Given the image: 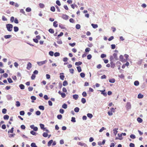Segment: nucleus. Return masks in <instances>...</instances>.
Instances as JSON below:
<instances>
[{"label":"nucleus","mask_w":147,"mask_h":147,"mask_svg":"<svg viewBox=\"0 0 147 147\" xmlns=\"http://www.w3.org/2000/svg\"><path fill=\"white\" fill-rule=\"evenodd\" d=\"M9 117L8 115H5L3 116V119L5 120H8L9 118Z\"/></svg>","instance_id":"26"},{"label":"nucleus","mask_w":147,"mask_h":147,"mask_svg":"<svg viewBox=\"0 0 147 147\" xmlns=\"http://www.w3.org/2000/svg\"><path fill=\"white\" fill-rule=\"evenodd\" d=\"M53 142V140H50L48 143L47 146H51V144Z\"/></svg>","instance_id":"18"},{"label":"nucleus","mask_w":147,"mask_h":147,"mask_svg":"<svg viewBox=\"0 0 147 147\" xmlns=\"http://www.w3.org/2000/svg\"><path fill=\"white\" fill-rule=\"evenodd\" d=\"M31 67H32L31 63L30 62L28 63L27 64L26 68L28 69L29 70L31 68Z\"/></svg>","instance_id":"7"},{"label":"nucleus","mask_w":147,"mask_h":147,"mask_svg":"<svg viewBox=\"0 0 147 147\" xmlns=\"http://www.w3.org/2000/svg\"><path fill=\"white\" fill-rule=\"evenodd\" d=\"M80 110L79 108L78 107H76L74 109V111L76 113L78 112Z\"/></svg>","instance_id":"33"},{"label":"nucleus","mask_w":147,"mask_h":147,"mask_svg":"<svg viewBox=\"0 0 147 147\" xmlns=\"http://www.w3.org/2000/svg\"><path fill=\"white\" fill-rule=\"evenodd\" d=\"M19 87L22 90H23L25 88L23 84H20L19 85Z\"/></svg>","instance_id":"17"},{"label":"nucleus","mask_w":147,"mask_h":147,"mask_svg":"<svg viewBox=\"0 0 147 147\" xmlns=\"http://www.w3.org/2000/svg\"><path fill=\"white\" fill-rule=\"evenodd\" d=\"M54 55L55 57L59 56L60 55V53L59 52H55V53Z\"/></svg>","instance_id":"47"},{"label":"nucleus","mask_w":147,"mask_h":147,"mask_svg":"<svg viewBox=\"0 0 147 147\" xmlns=\"http://www.w3.org/2000/svg\"><path fill=\"white\" fill-rule=\"evenodd\" d=\"M16 105L17 107H19L20 106V104L19 101H17L16 102Z\"/></svg>","instance_id":"45"},{"label":"nucleus","mask_w":147,"mask_h":147,"mask_svg":"<svg viewBox=\"0 0 147 147\" xmlns=\"http://www.w3.org/2000/svg\"><path fill=\"white\" fill-rule=\"evenodd\" d=\"M82 64V62L81 61H79L78 62H76L75 64L76 65L79 66L81 65Z\"/></svg>","instance_id":"28"},{"label":"nucleus","mask_w":147,"mask_h":147,"mask_svg":"<svg viewBox=\"0 0 147 147\" xmlns=\"http://www.w3.org/2000/svg\"><path fill=\"white\" fill-rule=\"evenodd\" d=\"M47 62V61L45 60L43 61L37 62V64L39 66H41L43 64L46 63Z\"/></svg>","instance_id":"2"},{"label":"nucleus","mask_w":147,"mask_h":147,"mask_svg":"<svg viewBox=\"0 0 147 147\" xmlns=\"http://www.w3.org/2000/svg\"><path fill=\"white\" fill-rule=\"evenodd\" d=\"M130 137L131 138L133 139H135L136 138L135 136L133 134H131Z\"/></svg>","instance_id":"39"},{"label":"nucleus","mask_w":147,"mask_h":147,"mask_svg":"<svg viewBox=\"0 0 147 147\" xmlns=\"http://www.w3.org/2000/svg\"><path fill=\"white\" fill-rule=\"evenodd\" d=\"M125 107L127 110L130 109L131 108V105L130 103L129 102H127Z\"/></svg>","instance_id":"3"},{"label":"nucleus","mask_w":147,"mask_h":147,"mask_svg":"<svg viewBox=\"0 0 147 147\" xmlns=\"http://www.w3.org/2000/svg\"><path fill=\"white\" fill-rule=\"evenodd\" d=\"M125 57L126 58V59H125V61H127V59H128V57H129V55L127 54H125L124 55Z\"/></svg>","instance_id":"38"},{"label":"nucleus","mask_w":147,"mask_h":147,"mask_svg":"<svg viewBox=\"0 0 147 147\" xmlns=\"http://www.w3.org/2000/svg\"><path fill=\"white\" fill-rule=\"evenodd\" d=\"M7 80L9 83H12L13 82L11 79L10 78H8Z\"/></svg>","instance_id":"54"},{"label":"nucleus","mask_w":147,"mask_h":147,"mask_svg":"<svg viewBox=\"0 0 147 147\" xmlns=\"http://www.w3.org/2000/svg\"><path fill=\"white\" fill-rule=\"evenodd\" d=\"M20 115H24L25 112L24 111H21L20 112Z\"/></svg>","instance_id":"62"},{"label":"nucleus","mask_w":147,"mask_h":147,"mask_svg":"<svg viewBox=\"0 0 147 147\" xmlns=\"http://www.w3.org/2000/svg\"><path fill=\"white\" fill-rule=\"evenodd\" d=\"M14 30L15 32H17L19 30V28L18 27L14 26Z\"/></svg>","instance_id":"35"},{"label":"nucleus","mask_w":147,"mask_h":147,"mask_svg":"<svg viewBox=\"0 0 147 147\" xmlns=\"http://www.w3.org/2000/svg\"><path fill=\"white\" fill-rule=\"evenodd\" d=\"M40 7L41 8H43L45 7V5L43 3H40L39 4Z\"/></svg>","instance_id":"25"},{"label":"nucleus","mask_w":147,"mask_h":147,"mask_svg":"<svg viewBox=\"0 0 147 147\" xmlns=\"http://www.w3.org/2000/svg\"><path fill=\"white\" fill-rule=\"evenodd\" d=\"M68 84L67 81L66 80H65L63 82V86H66Z\"/></svg>","instance_id":"31"},{"label":"nucleus","mask_w":147,"mask_h":147,"mask_svg":"<svg viewBox=\"0 0 147 147\" xmlns=\"http://www.w3.org/2000/svg\"><path fill=\"white\" fill-rule=\"evenodd\" d=\"M40 125L41 129L42 130H45V128L44 127L45 125L44 124L40 123Z\"/></svg>","instance_id":"21"},{"label":"nucleus","mask_w":147,"mask_h":147,"mask_svg":"<svg viewBox=\"0 0 147 147\" xmlns=\"http://www.w3.org/2000/svg\"><path fill=\"white\" fill-rule=\"evenodd\" d=\"M144 97V96L141 93H140L139 94L138 96V98H143Z\"/></svg>","instance_id":"24"},{"label":"nucleus","mask_w":147,"mask_h":147,"mask_svg":"<svg viewBox=\"0 0 147 147\" xmlns=\"http://www.w3.org/2000/svg\"><path fill=\"white\" fill-rule=\"evenodd\" d=\"M7 111V110L6 109H2V113L3 114H5L6 113Z\"/></svg>","instance_id":"49"},{"label":"nucleus","mask_w":147,"mask_h":147,"mask_svg":"<svg viewBox=\"0 0 147 147\" xmlns=\"http://www.w3.org/2000/svg\"><path fill=\"white\" fill-rule=\"evenodd\" d=\"M91 26H92V27L94 28H97L98 27V26L96 24H91Z\"/></svg>","instance_id":"27"},{"label":"nucleus","mask_w":147,"mask_h":147,"mask_svg":"<svg viewBox=\"0 0 147 147\" xmlns=\"http://www.w3.org/2000/svg\"><path fill=\"white\" fill-rule=\"evenodd\" d=\"M137 121L139 123H141L143 121L142 119L139 117H138L137 118Z\"/></svg>","instance_id":"23"},{"label":"nucleus","mask_w":147,"mask_h":147,"mask_svg":"<svg viewBox=\"0 0 147 147\" xmlns=\"http://www.w3.org/2000/svg\"><path fill=\"white\" fill-rule=\"evenodd\" d=\"M60 78L62 80H63L64 79V76L63 75L64 74L63 73H61L60 74Z\"/></svg>","instance_id":"14"},{"label":"nucleus","mask_w":147,"mask_h":147,"mask_svg":"<svg viewBox=\"0 0 147 147\" xmlns=\"http://www.w3.org/2000/svg\"><path fill=\"white\" fill-rule=\"evenodd\" d=\"M74 70L73 69H69V71L70 72L71 74H73L74 73Z\"/></svg>","instance_id":"59"},{"label":"nucleus","mask_w":147,"mask_h":147,"mask_svg":"<svg viewBox=\"0 0 147 147\" xmlns=\"http://www.w3.org/2000/svg\"><path fill=\"white\" fill-rule=\"evenodd\" d=\"M134 85L136 86H138L139 84V82L138 81H136L134 83Z\"/></svg>","instance_id":"34"},{"label":"nucleus","mask_w":147,"mask_h":147,"mask_svg":"<svg viewBox=\"0 0 147 147\" xmlns=\"http://www.w3.org/2000/svg\"><path fill=\"white\" fill-rule=\"evenodd\" d=\"M69 16L66 14H63L62 16V18L65 20H67L68 19Z\"/></svg>","instance_id":"8"},{"label":"nucleus","mask_w":147,"mask_h":147,"mask_svg":"<svg viewBox=\"0 0 147 147\" xmlns=\"http://www.w3.org/2000/svg\"><path fill=\"white\" fill-rule=\"evenodd\" d=\"M109 81L110 83H114L115 82V80L114 78H111L110 79Z\"/></svg>","instance_id":"22"},{"label":"nucleus","mask_w":147,"mask_h":147,"mask_svg":"<svg viewBox=\"0 0 147 147\" xmlns=\"http://www.w3.org/2000/svg\"><path fill=\"white\" fill-rule=\"evenodd\" d=\"M6 97L7 100H9L12 99V98L11 96L9 94H8L6 96Z\"/></svg>","instance_id":"10"},{"label":"nucleus","mask_w":147,"mask_h":147,"mask_svg":"<svg viewBox=\"0 0 147 147\" xmlns=\"http://www.w3.org/2000/svg\"><path fill=\"white\" fill-rule=\"evenodd\" d=\"M92 57V56L91 55L89 54L87 56V59H90Z\"/></svg>","instance_id":"63"},{"label":"nucleus","mask_w":147,"mask_h":147,"mask_svg":"<svg viewBox=\"0 0 147 147\" xmlns=\"http://www.w3.org/2000/svg\"><path fill=\"white\" fill-rule=\"evenodd\" d=\"M78 144L81 146H84V147H88L87 145L84 143H83L81 142H79Z\"/></svg>","instance_id":"6"},{"label":"nucleus","mask_w":147,"mask_h":147,"mask_svg":"<svg viewBox=\"0 0 147 147\" xmlns=\"http://www.w3.org/2000/svg\"><path fill=\"white\" fill-rule=\"evenodd\" d=\"M73 97L74 99L76 100L78 98V96L77 94H75L73 95Z\"/></svg>","instance_id":"16"},{"label":"nucleus","mask_w":147,"mask_h":147,"mask_svg":"<svg viewBox=\"0 0 147 147\" xmlns=\"http://www.w3.org/2000/svg\"><path fill=\"white\" fill-rule=\"evenodd\" d=\"M31 146L32 147H37L36 145V144L34 142L32 143L31 144Z\"/></svg>","instance_id":"44"},{"label":"nucleus","mask_w":147,"mask_h":147,"mask_svg":"<svg viewBox=\"0 0 147 147\" xmlns=\"http://www.w3.org/2000/svg\"><path fill=\"white\" fill-rule=\"evenodd\" d=\"M57 42L58 44H62V42L61 39H59L57 41Z\"/></svg>","instance_id":"52"},{"label":"nucleus","mask_w":147,"mask_h":147,"mask_svg":"<svg viewBox=\"0 0 147 147\" xmlns=\"http://www.w3.org/2000/svg\"><path fill=\"white\" fill-rule=\"evenodd\" d=\"M31 99L32 100V102H34V100H35L36 99V98L35 96H32L31 97Z\"/></svg>","instance_id":"19"},{"label":"nucleus","mask_w":147,"mask_h":147,"mask_svg":"<svg viewBox=\"0 0 147 147\" xmlns=\"http://www.w3.org/2000/svg\"><path fill=\"white\" fill-rule=\"evenodd\" d=\"M57 22L56 21H54L53 22V26L55 27H57L58 26V24H57Z\"/></svg>","instance_id":"30"},{"label":"nucleus","mask_w":147,"mask_h":147,"mask_svg":"<svg viewBox=\"0 0 147 147\" xmlns=\"http://www.w3.org/2000/svg\"><path fill=\"white\" fill-rule=\"evenodd\" d=\"M2 20L4 21H6L7 20V19L4 16H3L2 17Z\"/></svg>","instance_id":"58"},{"label":"nucleus","mask_w":147,"mask_h":147,"mask_svg":"<svg viewBox=\"0 0 147 147\" xmlns=\"http://www.w3.org/2000/svg\"><path fill=\"white\" fill-rule=\"evenodd\" d=\"M50 10L54 12L55 11V8L54 6H52L51 7Z\"/></svg>","instance_id":"48"},{"label":"nucleus","mask_w":147,"mask_h":147,"mask_svg":"<svg viewBox=\"0 0 147 147\" xmlns=\"http://www.w3.org/2000/svg\"><path fill=\"white\" fill-rule=\"evenodd\" d=\"M119 58L120 59V61H121V62H125V59H123V56L122 55H121L119 56Z\"/></svg>","instance_id":"12"},{"label":"nucleus","mask_w":147,"mask_h":147,"mask_svg":"<svg viewBox=\"0 0 147 147\" xmlns=\"http://www.w3.org/2000/svg\"><path fill=\"white\" fill-rule=\"evenodd\" d=\"M49 31L51 34H53L54 32V30L51 28L49 29Z\"/></svg>","instance_id":"41"},{"label":"nucleus","mask_w":147,"mask_h":147,"mask_svg":"<svg viewBox=\"0 0 147 147\" xmlns=\"http://www.w3.org/2000/svg\"><path fill=\"white\" fill-rule=\"evenodd\" d=\"M59 27L61 29H66L65 25L61 24H59Z\"/></svg>","instance_id":"11"},{"label":"nucleus","mask_w":147,"mask_h":147,"mask_svg":"<svg viewBox=\"0 0 147 147\" xmlns=\"http://www.w3.org/2000/svg\"><path fill=\"white\" fill-rule=\"evenodd\" d=\"M71 121L72 122H76V120H75V117H72Z\"/></svg>","instance_id":"61"},{"label":"nucleus","mask_w":147,"mask_h":147,"mask_svg":"<svg viewBox=\"0 0 147 147\" xmlns=\"http://www.w3.org/2000/svg\"><path fill=\"white\" fill-rule=\"evenodd\" d=\"M114 59V58L113 56L111 55L110 56V61L111 62H113Z\"/></svg>","instance_id":"36"},{"label":"nucleus","mask_w":147,"mask_h":147,"mask_svg":"<svg viewBox=\"0 0 147 147\" xmlns=\"http://www.w3.org/2000/svg\"><path fill=\"white\" fill-rule=\"evenodd\" d=\"M87 117L90 119L92 118L93 117L91 113H88L87 114Z\"/></svg>","instance_id":"29"},{"label":"nucleus","mask_w":147,"mask_h":147,"mask_svg":"<svg viewBox=\"0 0 147 147\" xmlns=\"http://www.w3.org/2000/svg\"><path fill=\"white\" fill-rule=\"evenodd\" d=\"M118 129V128H115L113 129V133L115 136H116L118 132L117 130Z\"/></svg>","instance_id":"15"},{"label":"nucleus","mask_w":147,"mask_h":147,"mask_svg":"<svg viewBox=\"0 0 147 147\" xmlns=\"http://www.w3.org/2000/svg\"><path fill=\"white\" fill-rule=\"evenodd\" d=\"M80 76L82 78H84L85 76V74L83 72L81 73L80 74Z\"/></svg>","instance_id":"46"},{"label":"nucleus","mask_w":147,"mask_h":147,"mask_svg":"<svg viewBox=\"0 0 147 147\" xmlns=\"http://www.w3.org/2000/svg\"><path fill=\"white\" fill-rule=\"evenodd\" d=\"M113 57L114 58V59H115V60H118V58L117 56V54L116 53H114L113 54Z\"/></svg>","instance_id":"9"},{"label":"nucleus","mask_w":147,"mask_h":147,"mask_svg":"<svg viewBox=\"0 0 147 147\" xmlns=\"http://www.w3.org/2000/svg\"><path fill=\"white\" fill-rule=\"evenodd\" d=\"M11 35H6L4 36V37L5 39H8L11 38Z\"/></svg>","instance_id":"20"},{"label":"nucleus","mask_w":147,"mask_h":147,"mask_svg":"<svg viewBox=\"0 0 147 147\" xmlns=\"http://www.w3.org/2000/svg\"><path fill=\"white\" fill-rule=\"evenodd\" d=\"M38 108L40 110H44L45 109V108L44 106L40 105L39 106Z\"/></svg>","instance_id":"40"},{"label":"nucleus","mask_w":147,"mask_h":147,"mask_svg":"<svg viewBox=\"0 0 147 147\" xmlns=\"http://www.w3.org/2000/svg\"><path fill=\"white\" fill-rule=\"evenodd\" d=\"M100 91L101 92V94H103L105 96H107V93L105 91V90H100Z\"/></svg>","instance_id":"5"},{"label":"nucleus","mask_w":147,"mask_h":147,"mask_svg":"<svg viewBox=\"0 0 147 147\" xmlns=\"http://www.w3.org/2000/svg\"><path fill=\"white\" fill-rule=\"evenodd\" d=\"M119 77L121 78L124 79V76L123 74H121L120 75H119Z\"/></svg>","instance_id":"53"},{"label":"nucleus","mask_w":147,"mask_h":147,"mask_svg":"<svg viewBox=\"0 0 147 147\" xmlns=\"http://www.w3.org/2000/svg\"><path fill=\"white\" fill-rule=\"evenodd\" d=\"M111 48L112 49H114L116 47L115 45L114 44L111 45Z\"/></svg>","instance_id":"64"},{"label":"nucleus","mask_w":147,"mask_h":147,"mask_svg":"<svg viewBox=\"0 0 147 147\" xmlns=\"http://www.w3.org/2000/svg\"><path fill=\"white\" fill-rule=\"evenodd\" d=\"M82 94L83 97H86L87 96V93L86 92H83Z\"/></svg>","instance_id":"60"},{"label":"nucleus","mask_w":147,"mask_h":147,"mask_svg":"<svg viewBox=\"0 0 147 147\" xmlns=\"http://www.w3.org/2000/svg\"><path fill=\"white\" fill-rule=\"evenodd\" d=\"M7 30L9 32H11L12 30L13 25L10 24H7L6 25Z\"/></svg>","instance_id":"1"},{"label":"nucleus","mask_w":147,"mask_h":147,"mask_svg":"<svg viewBox=\"0 0 147 147\" xmlns=\"http://www.w3.org/2000/svg\"><path fill=\"white\" fill-rule=\"evenodd\" d=\"M61 97H62L63 98H64L66 96L65 94L64 93H63V92H62V93H61Z\"/></svg>","instance_id":"57"},{"label":"nucleus","mask_w":147,"mask_h":147,"mask_svg":"<svg viewBox=\"0 0 147 147\" xmlns=\"http://www.w3.org/2000/svg\"><path fill=\"white\" fill-rule=\"evenodd\" d=\"M86 99L84 98H82L81 99V102L83 104H84L86 102Z\"/></svg>","instance_id":"43"},{"label":"nucleus","mask_w":147,"mask_h":147,"mask_svg":"<svg viewBox=\"0 0 147 147\" xmlns=\"http://www.w3.org/2000/svg\"><path fill=\"white\" fill-rule=\"evenodd\" d=\"M142 59H140L137 62V64L138 65H141L142 62Z\"/></svg>","instance_id":"51"},{"label":"nucleus","mask_w":147,"mask_h":147,"mask_svg":"<svg viewBox=\"0 0 147 147\" xmlns=\"http://www.w3.org/2000/svg\"><path fill=\"white\" fill-rule=\"evenodd\" d=\"M111 64V68H114L115 67V64L113 62H110Z\"/></svg>","instance_id":"13"},{"label":"nucleus","mask_w":147,"mask_h":147,"mask_svg":"<svg viewBox=\"0 0 147 147\" xmlns=\"http://www.w3.org/2000/svg\"><path fill=\"white\" fill-rule=\"evenodd\" d=\"M81 26L80 24H77L76 25V29H79L80 28Z\"/></svg>","instance_id":"50"},{"label":"nucleus","mask_w":147,"mask_h":147,"mask_svg":"<svg viewBox=\"0 0 147 147\" xmlns=\"http://www.w3.org/2000/svg\"><path fill=\"white\" fill-rule=\"evenodd\" d=\"M30 127L32 129H33L34 131H36L38 130V128L37 127H35L34 125H32L30 126Z\"/></svg>","instance_id":"4"},{"label":"nucleus","mask_w":147,"mask_h":147,"mask_svg":"<svg viewBox=\"0 0 147 147\" xmlns=\"http://www.w3.org/2000/svg\"><path fill=\"white\" fill-rule=\"evenodd\" d=\"M57 118L58 119H61L62 118V115L61 114L57 116Z\"/></svg>","instance_id":"56"},{"label":"nucleus","mask_w":147,"mask_h":147,"mask_svg":"<svg viewBox=\"0 0 147 147\" xmlns=\"http://www.w3.org/2000/svg\"><path fill=\"white\" fill-rule=\"evenodd\" d=\"M42 135L44 137H47L48 136V134L47 133L44 132L43 134Z\"/></svg>","instance_id":"55"},{"label":"nucleus","mask_w":147,"mask_h":147,"mask_svg":"<svg viewBox=\"0 0 147 147\" xmlns=\"http://www.w3.org/2000/svg\"><path fill=\"white\" fill-rule=\"evenodd\" d=\"M67 105L65 103H64L62 105V107L64 109H66L67 107Z\"/></svg>","instance_id":"32"},{"label":"nucleus","mask_w":147,"mask_h":147,"mask_svg":"<svg viewBox=\"0 0 147 147\" xmlns=\"http://www.w3.org/2000/svg\"><path fill=\"white\" fill-rule=\"evenodd\" d=\"M26 11L27 12H30L31 11V9L30 7H27L26 9Z\"/></svg>","instance_id":"37"},{"label":"nucleus","mask_w":147,"mask_h":147,"mask_svg":"<svg viewBox=\"0 0 147 147\" xmlns=\"http://www.w3.org/2000/svg\"><path fill=\"white\" fill-rule=\"evenodd\" d=\"M77 68L78 72H80L82 71V69L81 67L80 66L77 67Z\"/></svg>","instance_id":"42"}]
</instances>
